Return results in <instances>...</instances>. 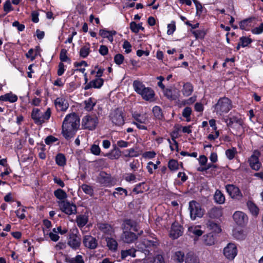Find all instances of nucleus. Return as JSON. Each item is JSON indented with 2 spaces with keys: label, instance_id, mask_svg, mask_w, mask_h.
Returning a JSON list of instances; mask_svg holds the SVG:
<instances>
[{
  "label": "nucleus",
  "instance_id": "f257e3e1",
  "mask_svg": "<svg viewBox=\"0 0 263 263\" xmlns=\"http://www.w3.org/2000/svg\"><path fill=\"white\" fill-rule=\"evenodd\" d=\"M80 126V118L76 113L66 116L62 125V134L67 139L72 138Z\"/></svg>",
  "mask_w": 263,
  "mask_h": 263
},
{
  "label": "nucleus",
  "instance_id": "f03ea898",
  "mask_svg": "<svg viewBox=\"0 0 263 263\" xmlns=\"http://www.w3.org/2000/svg\"><path fill=\"white\" fill-rule=\"evenodd\" d=\"M135 91L146 101L152 102L154 100L155 93L154 90L145 85L139 80H135L133 84Z\"/></svg>",
  "mask_w": 263,
  "mask_h": 263
},
{
  "label": "nucleus",
  "instance_id": "7ed1b4c3",
  "mask_svg": "<svg viewBox=\"0 0 263 263\" xmlns=\"http://www.w3.org/2000/svg\"><path fill=\"white\" fill-rule=\"evenodd\" d=\"M213 108L214 112H216L217 115L222 116L228 113L232 109V101L228 98H221L218 100Z\"/></svg>",
  "mask_w": 263,
  "mask_h": 263
},
{
  "label": "nucleus",
  "instance_id": "20e7f679",
  "mask_svg": "<svg viewBox=\"0 0 263 263\" xmlns=\"http://www.w3.org/2000/svg\"><path fill=\"white\" fill-rule=\"evenodd\" d=\"M51 113V109L49 108H47L44 113L42 112L39 109L34 108L32 111L31 118L35 124H42L48 120Z\"/></svg>",
  "mask_w": 263,
  "mask_h": 263
},
{
  "label": "nucleus",
  "instance_id": "39448f33",
  "mask_svg": "<svg viewBox=\"0 0 263 263\" xmlns=\"http://www.w3.org/2000/svg\"><path fill=\"white\" fill-rule=\"evenodd\" d=\"M189 210L190 217L192 220H195L197 218H201L204 215V209L201 208L200 203L195 201L193 200L189 202Z\"/></svg>",
  "mask_w": 263,
  "mask_h": 263
},
{
  "label": "nucleus",
  "instance_id": "423d86ee",
  "mask_svg": "<svg viewBox=\"0 0 263 263\" xmlns=\"http://www.w3.org/2000/svg\"><path fill=\"white\" fill-rule=\"evenodd\" d=\"M98 124V118L96 115L89 114L85 116L82 120V126L85 129L93 130Z\"/></svg>",
  "mask_w": 263,
  "mask_h": 263
},
{
  "label": "nucleus",
  "instance_id": "0eeeda50",
  "mask_svg": "<svg viewBox=\"0 0 263 263\" xmlns=\"http://www.w3.org/2000/svg\"><path fill=\"white\" fill-rule=\"evenodd\" d=\"M110 120L116 126H122L124 123L123 112L121 109H117L111 112Z\"/></svg>",
  "mask_w": 263,
  "mask_h": 263
},
{
  "label": "nucleus",
  "instance_id": "6e6552de",
  "mask_svg": "<svg viewBox=\"0 0 263 263\" xmlns=\"http://www.w3.org/2000/svg\"><path fill=\"white\" fill-rule=\"evenodd\" d=\"M237 253L238 250L236 244L232 242L229 243L223 250L224 256L229 260L234 259Z\"/></svg>",
  "mask_w": 263,
  "mask_h": 263
},
{
  "label": "nucleus",
  "instance_id": "1a4fd4ad",
  "mask_svg": "<svg viewBox=\"0 0 263 263\" xmlns=\"http://www.w3.org/2000/svg\"><path fill=\"white\" fill-rule=\"evenodd\" d=\"M260 156V152L255 150L249 158L248 160L249 165L252 170L258 171L260 169L261 166V163L259 160Z\"/></svg>",
  "mask_w": 263,
  "mask_h": 263
},
{
  "label": "nucleus",
  "instance_id": "9d476101",
  "mask_svg": "<svg viewBox=\"0 0 263 263\" xmlns=\"http://www.w3.org/2000/svg\"><path fill=\"white\" fill-rule=\"evenodd\" d=\"M59 206L60 210L67 215H70L77 213V207L76 205L68 201H60V202L59 203Z\"/></svg>",
  "mask_w": 263,
  "mask_h": 263
},
{
  "label": "nucleus",
  "instance_id": "9b49d317",
  "mask_svg": "<svg viewBox=\"0 0 263 263\" xmlns=\"http://www.w3.org/2000/svg\"><path fill=\"white\" fill-rule=\"evenodd\" d=\"M54 104L58 111H65L68 108L69 104L64 96H61L54 100Z\"/></svg>",
  "mask_w": 263,
  "mask_h": 263
},
{
  "label": "nucleus",
  "instance_id": "f8f14e48",
  "mask_svg": "<svg viewBox=\"0 0 263 263\" xmlns=\"http://www.w3.org/2000/svg\"><path fill=\"white\" fill-rule=\"evenodd\" d=\"M157 245L156 240H151L147 239H144L142 242H137L136 246L138 249L141 251H147V249L151 247H155Z\"/></svg>",
  "mask_w": 263,
  "mask_h": 263
},
{
  "label": "nucleus",
  "instance_id": "ddd939ff",
  "mask_svg": "<svg viewBox=\"0 0 263 263\" xmlns=\"http://www.w3.org/2000/svg\"><path fill=\"white\" fill-rule=\"evenodd\" d=\"M226 189L229 195L233 198L239 199L242 195L239 188L233 184L226 186Z\"/></svg>",
  "mask_w": 263,
  "mask_h": 263
},
{
  "label": "nucleus",
  "instance_id": "4468645a",
  "mask_svg": "<svg viewBox=\"0 0 263 263\" xmlns=\"http://www.w3.org/2000/svg\"><path fill=\"white\" fill-rule=\"evenodd\" d=\"M183 228L178 222H174L172 224L170 231V236L173 239H177L182 235Z\"/></svg>",
  "mask_w": 263,
  "mask_h": 263
},
{
  "label": "nucleus",
  "instance_id": "2eb2a0df",
  "mask_svg": "<svg viewBox=\"0 0 263 263\" xmlns=\"http://www.w3.org/2000/svg\"><path fill=\"white\" fill-rule=\"evenodd\" d=\"M233 219L238 225L241 226L246 224L248 221L247 215L240 211H236L234 213Z\"/></svg>",
  "mask_w": 263,
  "mask_h": 263
},
{
  "label": "nucleus",
  "instance_id": "dca6fc26",
  "mask_svg": "<svg viewBox=\"0 0 263 263\" xmlns=\"http://www.w3.org/2000/svg\"><path fill=\"white\" fill-rule=\"evenodd\" d=\"M83 243L87 248L95 249L98 246V241L95 237L87 235L83 237Z\"/></svg>",
  "mask_w": 263,
  "mask_h": 263
},
{
  "label": "nucleus",
  "instance_id": "f3484780",
  "mask_svg": "<svg viewBox=\"0 0 263 263\" xmlns=\"http://www.w3.org/2000/svg\"><path fill=\"white\" fill-rule=\"evenodd\" d=\"M81 244V238L76 234H72L70 236L68 241V245L73 250L78 249Z\"/></svg>",
  "mask_w": 263,
  "mask_h": 263
},
{
  "label": "nucleus",
  "instance_id": "a211bd4d",
  "mask_svg": "<svg viewBox=\"0 0 263 263\" xmlns=\"http://www.w3.org/2000/svg\"><path fill=\"white\" fill-rule=\"evenodd\" d=\"M164 95L169 100H175L178 98L179 91L175 88H165L163 90Z\"/></svg>",
  "mask_w": 263,
  "mask_h": 263
},
{
  "label": "nucleus",
  "instance_id": "6ab92c4d",
  "mask_svg": "<svg viewBox=\"0 0 263 263\" xmlns=\"http://www.w3.org/2000/svg\"><path fill=\"white\" fill-rule=\"evenodd\" d=\"M223 210L221 207H213L208 213V216L212 219H218L222 216Z\"/></svg>",
  "mask_w": 263,
  "mask_h": 263
},
{
  "label": "nucleus",
  "instance_id": "aec40b11",
  "mask_svg": "<svg viewBox=\"0 0 263 263\" xmlns=\"http://www.w3.org/2000/svg\"><path fill=\"white\" fill-rule=\"evenodd\" d=\"M122 239L124 242L132 243L137 239V236L131 231L124 230L122 235Z\"/></svg>",
  "mask_w": 263,
  "mask_h": 263
},
{
  "label": "nucleus",
  "instance_id": "412c9836",
  "mask_svg": "<svg viewBox=\"0 0 263 263\" xmlns=\"http://www.w3.org/2000/svg\"><path fill=\"white\" fill-rule=\"evenodd\" d=\"M103 80L102 79L97 78L87 84L85 85L84 89L85 90H87L90 88H99L103 85Z\"/></svg>",
  "mask_w": 263,
  "mask_h": 263
},
{
  "label": "nucleus",
  "instance_id": "4be33fe9",
  "mask_svg": "<svg viewBox=\"0 0 263 263\" xmlns=\"http://www.w3.org/2000/svg\"><path fill=\"white\" fill-rule=\"evenodd\" d=\"M117 33L116 31H108L106 29H100L99 35L103 38H107L110 43L114 41V36Z\"/></svg>",
  "mask_w": 263,
  "mask_h": 263
},
{
  "label": "nucleus",
  "instance_id": "5701e85b",
  "mask_svg": "<svg viewBox=\"0 0 263 263\" xmlns=\"http://www.w3.org/2000/svg\"><path fill=\"white\" fill-rule=\"evenodd\" d=\"M98 227L103 233L108 235H111L114 232L113 229L111 226L107 223H99Z\"/></svg>",
  "mask_w": 263,
  "mask_h": 263
},
{
  "label": "nucleus",
  "instance_id": "b1692460",
  "mask_svg": "<svg viewBox=\"0 0 263 263\" xmlns=\"http://www.w3.org/2000/svg\"><path fill=\"white\" fill-rule=\"evenodd\" d=\"M54 195L59 200L57 201L58 204L60 201H66V199L67 197V195L66 192L62 189H59L54 191Z\"/></svg>",
  "mask_w": 263,
  "mask_h": 263
},
{
  "label": "nucleus",
  "instance_id": "393cba45",
  "mask_svg": "<svg viewBox=\"0 0 263 263\" xmlns=\"http://www.w3.org/2000/svg\"><path fill=\"white\" fill-rule=\"evenodd\" d=\"M17 100V97L12 92L7 93L0 96V101H8L10 103H14Z\"/></svg>",
  "mask_w": 263,
  "mask_h": 263
},
{
  "label": "nucleus",
  "instance_id": "a878e982",
  "mask_svg": "<svg viewBox=\"0 0 263 263\" xmlns=\"http://www.w3.org/2000/svg\"><path fill=\"white\" fill-rule=\"evenodd\" d=\"M97 101L95 99L89 98L84 102V109L88 111H91L96 104Z\"/></svg>",
  "mask_w": 263,
  "mask_h": 263
},
{
  "label": "nucleus",
  "instance_id": "bb28decb",
  "mask_svg": "<svg viewBox=\"0 0 263 263\" xmlns=\"http://www.w3.org/2000/svg\"><path fill=\"white\" fill-rule=\"evenodd\" d=\"M107 246L110 250L115 251L117 249L118 243L116 239L107 236L106 237Z\"/></svg>",
  "mask_w": 263,
  "mask_h": 263
},
{
  "label": "nucleus",
  "instance_id": "cd10ccee",
  "mask_svg": "<svg viewBox=\"0 0 263 263\" xmlns=\"http://www.w3.org/2000/svg\"><path fill=\"white\" fill-rule=\"evenodd\" d=\"M88 220V216L85 214L78 215L76 218V222L79 228L84 227L87 224Z\"/></svg>",
  "mask_w": 263,
  "mask_h": 263
},
{
  "label": "nucleus",
  "instance_id": "c85d7f7f",
  "mask_svg": "<svg viewBox=\"0 0 263 263\" xmlns=\"http://www.w3.org/2000/svg\"><path fill=\"white\" fill-rule=\"evenodd\" d=\"M193 86L190 83H186L183 86L182 93L185 97H188L193 92Z\"/></svg>",
  "mask_w": 263,
  "mask_h": 263
},
{
  "label": "nucleus",
  "instance_id": "c756f323",
  "mask_svg": "<svg viewBox=\"0 0 263 263\" xmlns=\"http://www.w3.org/2000/svg\"><path fill=\"white\" fill-rule=\"evenodd\" d=\"M207 228L213 232L219 233L221 231V228L216 223L209 220L206 223Z\"/></svg>",
  "mask_w": 263,
  "mask_h": 263
},
{
  "label": "nucleus",
  "instance_id": "7c9ffc66",
  "mask_svg": "<svg viewBox=\"0 0 263 263\" xmlns=\"http://www.w3.org/2000/svg\"><path fill=\"white\" fill-rule=\"evenodd\" d=\"M203 241L207 246H212L215 244V239L211 233L208 234L203 236Z\"/></svg>",
  "mask_w": 263,
  "mask_h": 263
},
{
  "label": "nucleus",
  "instance_id": "2f4dec72",
  "mask_svg": "<svg viewBox=\"0 0 263 263\" xmlns=\"http://www.w3.org/2000/svg\"><path fill=\"white\" fill-rule=\"evenodd\" d=\"M214 200L216 203L222 204L224 202L225 197L220 191L217 190L214 195Z\"/></svg>",
  "mask_w": 263,
  "mask_h": 263
},
{
  "label": "nucleus",
  "instance_id": "473e14b6",
  "mask_svg": "<svg viewBox=\"0 0 263 263\" xmlns=\"http://www.w3.org/2000/svg\"><path fill=\"white\" fill-rule=\"evenodd\" d=\"M173 259L179 263L183 262L184 260V253L181 251L175 252L173 255Z\"/></svg>",
  "mask_w": 263,
  "mask_h": 263
},
{
  "label": "nucleus",
  "instance_id": "72a5a7b5",
  "mask_svg": "<svg viewBox=\"0 0 263 263\" xmlns=\"http://www.w3.org/2000/svg\"><path fill=\"white\" fill-rule=\"evenodd\" d=\"M247 206L253 215L257 216L258 215L259 209L253 202L250 201H248L247 202Z\"/></svg>",
  "mask_w": 263,
  "mask_h": 263
},
{
  "label": "nucleus",
  "instance_id": "f704fd0d",
  "mask_svg": "<svg viewBox=\"0 0 263 263\" xmlns=\"http://www.w3.org/2000/svg\"><path fill=\"white\" fill-rule=\"evenodd\" d=\"M136 250L135 249L132 248L126 250H123L121 251V255L122 259H125L127 256H131L134 257L135 255Z\"/></svg>",
  "mask_w": 263,
  "mask_h": 263
},
{
  "label": "nucleus",
  "instance_id": "c9c22d12",
  "mask_svg": "<svg viewBox=\"0 0 263 263\" xmlns=\"http://www.w3.org/2000/svg\"><path fill=\"white\" fill-rule=\"evenodd\" d=\"M234 237L237 240H242L246 237L245 232L241 229H235L233 231Z\"/></svg>",
  "mask_w": 263,
  "mask_h": 263
},
{
  "label": "nucleus",
  "instance_id": "e433bc0d",
  "mask_svg": "<svg viewBox=\"0 0 263 263\" xmlns=\"http://www.w3.org/2000/svg\"><path fill=\"white\" fill-rule=\"evenodd\" d=\"M134 118L136 120V122L140 123H147L148 121V118L146 114H135Z\"/></svg>",
  "mask_w": 263,
  "mask_h": 263
},
{
  "label": "nucleus",
  "instance_id": "4c0bfd02",
  "mask_svg": "<svg viewBox=\"0 0 263 263\" xmlns=\"http://www.w3.org/2000/svg\"><path fill=\"white\" fill-rule=\"evenodd\" d=\"M185 263H199V260L197 257L190 252L186 254Z\"/></svg>",
  "mask_w": 263,
  "mask_h": 263
},
{
  "label": "nucleus",
  "instance_id": "58836bf2",
  "mask_svg": "<svg viewBox=\"0 0 263 263\" xmlns=\"http://www.w3.org/2000/svg\"><path fill=\"white\" fill-rule=\"evenodd\" d=\"M188 231L190 235L193 234L197 236H200L203 233L198 226H191L189 228Z\"/></svg>",
  "mask_w": 263,
  "mask_h": 263
},
{
  "label": "nucleus",
  "instance_id": "ea45409f",
  "mask_svg": "<svg viewBox=\"0 0 263 263\" xmlns=\"http://www.w3.org/2000/svg\"><path fill=\"white\" fill-rule=\"evenodd\" d=\"M160 164V161L159 160H157L156 162V163H154L152 161L148 162L146 165V169L149 174H152L154 173V171H153V168H152V167H153L154 170H157L158 168V165H159Z\"/></svg>",
  "mask_w": 263,
  "mask_h": 263
},
{
  "label": "nucleus",
  "instance_id": "a19ab883",
  "mask_svg": "<svg viewBox=\"0 0 263 263\" xmlns=\"http://www.w3.org/2000/svg\"><path fill=\"white\" fill-rule=\"evenodd\" d=\"M227 158L230 160H232L237 154V150L235 147L228 149L225 152Z\"/></svg>",
  "mask_w": 263,
  "mask_h": 263
},
{
  "label": "nucleus",
  "instance_id": "79ce46f5",
  "mask_svg": "<svg viewBox=\"0 0 263 263\" xmlns=\"http://www.w3.org/2000/svg\"><path fill=\"white\" fill-rule=\"evenodd\" d=\"M56 163L61 166H63L66 164V158L65 156L62 154H59L55 157Z\"/></svg>",
  "mask_w": 263,
  "mask_h": 263
},
{
  "label": "nucleus",
  "instance_id": "37998d69",
  "mask_svg": "<svg viewBox=\"0 0 263 263\" xmlns=\"http://www.w3.org/2000/svg\"><path fill=\"white\" fill-rule=\"evenodd\" d=\"M124 156L126 157H137L139 153L134 148H129L125 150L123 152Z\"/></svg>",
  "mask_w": 263,
  "mask_h": 263
},
{
  "label": "nucleus",
  "instance_id": "c03bdc74",
  "mask_svg": "<svg viewBox=\"0 0 263 263\" xmlns=\"http://www.w3.org/2000/svg\"><path fill=\"white\" fill-rule=\"evenodd\" d=\"M90 45H86L82 47L80 50V55L82 58H86L89 53Z\"/></svg>",
  "mask_w": 263,
  "mask_h": 263
},
{
  "label": "nucleus",
  "instance_id": "a18cd8bd",
  "mask_svg": "<svg viewBox=\"0 0 263 263\" xmlns=\"http://www.w3.org/2000/svg\"><path fill=\"white\" fill-rule=\"evenodd\" d=\"M130 28L134 33H137L140 30L144 29V28L140 24H137L135 22L130 23Z\"/></svg>",
  "mask_w": 263,
  "mask_h": 263
},
{
  "label": "nucleus",
  "instance_id": "49530a36",
  "mask_svg": "<svg viewBox=\"0 0 263 263\" xmlns=\"http://www.w3.org/2000/svg\"><path fill=\"white\" fill-rule=\"evenodd\" d=\"M116 191L113 193V196L115 198H118V196L124 194L125 196L127 195V191L122 187H117L115 189Z\"/></svg>",
  "mask_w": 263,
  "mask_h": 263
},
{
  "label": "nucleus",
  "instance_id": "de8ad7c7",
  "mask_svg": "<svg viewBox=\"0 0 263 263\" xmlns=\"http://www.w3.org/2000/svg\"><path fill=\"white\" fill-rule=\"evenodd\" d=\"M81 188L85 194L90 196H92L93 195V191L90 186L84 184L81 185Z\"/></svg>",
  "mask_w": 263,
  "mask_h": 263
},
{
  "label": "nucleus",
  "instance_id": "09e8293b",
  "mask_svg": "<svg viewBox=\"0 0 263 263\" xmlns=\"http://www.w3.org/2000/svg\"><path fill=\"white\" fill-rule=\"evenodd\" d=\"M252 41L250 38L246 36H242L239 39V42L241 43L242 47H247L251 43Z\"/></svg>",
  "mask_w": 263,
  "mask_h": 263
},
{
  "label": "nucleus",
  "instance_id": "8fccbe9b",
  "mask_svg": "<svg viewBox=\"0 0 263 263\" xmlns=\"http://www.w3.org/2000/svg\"><path fill=\"white\" fill-rule=\"evenodd\" d=\"M153 112L155 117L159 119L162 117V112L161 109L158 106H155L153 107Z\"/></svg>",
  "mask_w": 263,
  "mask_h": 263
},
{
  "label": "nucleus",
  "instance_id": "3c124183",
  "mask_svg": "<svg viewBox=\"0 0 263 263\" xmlns=\"http://www.w3.org/2000/svg\"><path fill=\"white\" fill-rule=\"evenodd\" d=\"M168 167L171 171H176L178 169V163L176 160L172 159L168 162Z\"/></svg>",
  "mask_w": 263,
  "mask_h": 263
},
{
  "label": "nucleus",
  "instance_id": "603ef678",
  "mask_svg": "<svg viewBox=\"0 0 263 263\" xmlns=\"http://www.w3.org/2000/svg\"><path fill=\"white\" fill-rule=\"evenodd\" d=\"M192 112V109L189 107H186L182 111V116L186 119V121H190V115Z\"/></svg>",
  "mask_w": 263,
  "mask_h": 263
},
{
  "label": "nucleus",
  "instance_id": "864d4df0",
  "mask_svg": "<svg viewBox=\"0 0 263 263\" xmlns=\"http://www.w3.org/2000/svg\"><path fill=\"white\" fill-rule=\"evenodd\" d=\"M69 263H84L83 257L80 255H78L76 257L69 258Z\"/></svg>",
  "mask_w": 263,
  "mask_h": 263
},
{
  "label": "nucleus",
  "instance_id": "5fc2aeb1",
  "mask_svg": "<svg viewBox=\"0 0 263 263\" xmlns=\"http://www.w3.org/2000/svg\"><path fill=\"white\" fill-rule=\"evenodd\" d=\"M13 8L9 0H7L4 4V11L6 12V14L12 11Z\"/></svg>",
  "mask_w": 263,
  "mask_h": 263
},
{
  "label": "nucleus",
  "instance_id": "6e6d98bb",
  "mask_svg": "<svg viewBox=\"0 0 263 263\" xmlns=\"http://www.w3.org/2000/svg\"><path fill=\"white\" fill-rule=\"evenodd\" d=\"M193 1L195 5V6H196V14L197 15H200L202 12V10H203L202 6L200 2H199L197 0H193Z\"/></svg>",
  "mask_w": 263,
  "mask_h": 263
},
{
  "label": "nucleus",
  "instance_id": "4d7b16f0",
  "mask_svg": "<svg viewBox=\"0 0 263 263\" xmlns=\"http://www.w3.org/2000/svg\"><path fill=\"white\" fill-rule=\"evenodd\" d=\"M60 59L62 62H67L69 60V59L67 56V50L65 49H63L61 50L60 54Z\"/></svg>",
  "mask_w": 263,
  "mask_h": 263
},
{
  "label": "nucleus",
  "instance_id": "13d9d810",
  "mask_svg": "<svg viewBox=\"0 0 263 263\" xmlns=\"http://www.w3.org/2000/svg\"><path fill=\"white\" fill-rule=\"evenodd\" d=\"M90 151L92 154L95 155H99L100 153L101 150L99 145L93 144L90 148Z\"/></svg>",
  "mask_w": 263,
  "mask_h": 263
},
{
  "label": "nucleus",
  "instance_id": "bf43d9fd",
  "mask_svg": "<svg viewBox=\"0 0 263 263\" xmlns=\"http://www.w3.org/2000/svg\"><path fill=\"white\" fill-rule=\"evenodd\" d=\"M156 154L154 151H149L144 153L142 155V157L144 158L152 159L155 157Z\"/></svg>",
  "mask_w": 263,
  "mask_h": 263
},
{
  "label": "nucleus",
  "instance_id": "052dcab7",
  "mask_svg": "<svg viewBox=\"0 0 263 263\" xmlns=\"http://www.w3.org/2000/svg\"><path fill=\"white\" fill-rule=\"evenodd\" d=\"M263 32V23H261L258 27H256L252 30L253 34H259Z\"/></svg>",
  "mask_w": 263,
  "mask_h": 263
},
{
  "label": "nucleus",
  "instance_id": "680f3d73",
  "mask_svg": "<svg viewBox=\"0 0 263 263\" xmlns=\"http://www.w3.org/2000/svg\"><path fill=\"white\" fill-rule=\"evenodd\" d=\"M123 60L124 57L122 54H116L114 58L115 62L118 65L121 64L123 63Z\"/></svg>",
  "mask_w": 263,
  "mask_h": 263
},
{
  "label": "nucleus",
  "instance_id": "e2e57ef3",
  "mask_svg": "<svg viewBox=\"0 0 263 263\" xmlns=\"http://www.w3.org/2000/svg\"><path fill=\"white\" fill-rule=\"evenodd\" d=\"M176 26L174 22L168 24L167 33L168 35L172 34L175 31Z\"/></svg>",
  "mask_w": 263,
  "mask_h": 263
},
{
  "label": "nucleus",
  "instance_id": "0e129e2a",
  "mask_svg": "<svg viewBox=\"0 0 263 263\" xmlns=\"http://www.w3.org/2000/svg\"><path fill=\"white\" fill-rule=\"evenodd\" d=\"M123 48L125 49V52L126 53H129L130 52L132 49V46L129 42L127 41H125L123 44Z\"/></svg>",
  "mask_w": 263,
  "mask_h": 263
},
{
  "label": "nucleus",
  "instance_id": "69168bd1",
  "mask_svg": "<svg viewBox=\"0 0 263 263\" xmlns=\"http://www.w3.org/2000/svg\"><path fill=\"white\" fill-rule=\"evenodd\" d=\"M25 212V209H18L15 211V213L18 218L23 219L25 218V215L24 214Z\"/></svg>",
  "mask_w": 263,
  "mask_h": 263
},
{
  "label": "nucleus",
  "instance_id": "338daca9",
  "mask_svg": "<svg viewBox=\"0 0 263 263\" xmlns=\"http://www.w3.org/2000/svg\"><path fill=\"white\" fill-rule=\"evenodd\" d=\"M58 140L57 138L52 136H48L45 140V142L47 145L51 144L52 143L56 142Z\"/></svg>",
  "mask_w": 263,
  "mask_h": 263
},
{
  "label": "nucleus",
  "instance_id": "774afa93",
  "mask_svg": "<svg viewBox=\"0 0 263 263\" xmlns=\"http://www.w3.org/2000/svg\"><path fill=\"white\" fill-rule=\"evenodd\" d=\"M117 145L120 148H125L127 147L129 145V143L127 141L120 140L117 142Z\"/></svg>",
  "mask_w": 263,
  "mask_h": 263
}]
</instances>
